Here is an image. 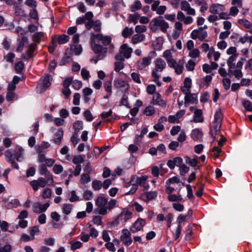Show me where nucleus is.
Segmentation results:
<instances>
[{"label":"nucleus","mask_w":252,"mask_h":252,"mask_svg":"<svg viewBox=\"0 0 252 252\" xmlns=\"http://www.w3.org/2000/svg\"><path fill=\"white\" fill-rule=\"evenodd\" d=\"M77 26L69 27L66 31L67 35L63 34L57 35V42L59 44H63L67 43L71 36L72 43L70 45V54L72 55H79V33H77Z\"/></svg>","instance_id":"2"},{"label":"nucleus","mask_w":252,"mask_h":252,"mask_svg":"<svg viewBox=\"0 0 252 252\" xmlns=\"http://www.w3.org/2000/svg\"><path fill=\"white\" fill-rule=\"evenodd\" d=\"M93 195V192L91 190H86L83 194V197L86 200L91 199Z\"/></svg>","instance_id":"63"},{"label":"nucleus","mask_w":252,"mask_h":252,"mask_svg":"<svg viewBox=\"0 0 252 252\" xmlns=\"http://www.w3.org/2000/svg\"><path fill=\"white\" fill-rule=\"evenodd\" d=\"M4 155L6 160L11 163L12 166L15 169H18L19 166L14 160L15 158L14 157V154L12 153V151L11 150H8L5 152Z\"/></svg>","instance_id":"16"},{"label":"nucleus","mask_w":252,"mask_h":252,"mask_svg":"<svg viewBox=\"0 0 252 252\" xmlns=\"http://www.w3.org/2000/svg\"><path fill=\"white\" fill-rule=\"evenodd\" d=\"M204 118L202 116V111L201 109H196L194 112L193 121L195 123H201Z\"/></svg>","instance_id":"28"},{"label":"nucleus","mask_w":252,"mask_h":252,"mask_svg":"<svg viewBox=\"0 0 252 252\" xmlns=\"http://www.w3.org/2000/svg\"><path fill=\"white\" fill-rule=\"evenodd\" d=\"M93 17V13L88 12L84 17H80V24L85 23L86 27L88 29L93 28L94 31L98 32L101 30V23L98 20L94 22L92 19Z\"/></svg>","instance_id":"3"},{"label":"nucleus","mask_w":252,"mask_h":252,"mask_svg":"<svg viewBox=\"0 0 252 252\" xmlns=\"http://www.w3.org/2000/svg\"><path fill=\"white\" fill-rule=\"evenodd\" d=\"M132 52V48L129 47L126 44L122 45L120 49V53L123 54L126 59L130 57Z\"/></svg>","instance_id":"19"},{"label":"nucleus","mask_w":252,"mask_h":252,"mask_svg":"<svg viewBox=\"0 0 252 252\" xmlns=\"http://www.w3.org/2000/svg\"><path fill=\"white\" fill-rule=\"evenodd\" d=\"M136 184L137 185V186L139 185L145 187V184L147 179V176H144L141 177H136Z\"/></svg>","instance_id":"41"},{"label":"nucleus","mask_w":252,"mask_h":252,"mask_svg":"<svg viewBox=\"0 0 252 252\" xmlns=\"http://www.w3.org/2000/svg\"><path fill=\"white\" fill-rule=\"evenodd\" d=\"M131 213L128 211L122 212L118 217L122 222H126L131 218Z\"/></svg>","instance_id":"30"},{"label":"nucleus","mask_w":252,"mask_h":252,"mask_svg":"<svg viewBox=\"0 0 252 252\" xmlns=\"http://www.w3.org/2000/svg\"><path fill=\"white\" fill-rule=\"evenodd\" d=\"M181 8L182 10L187 11L188 15H195V10L190 7V4L187 1L184 0L181 3Z\"/></svg>","instance_id":"17"},{"label":"nucleus","mask_w":252,"mask_h":252,"mask_svg":"<svg viewBox=\"0 0 252 252\" xmlns=\"http://www.w3.org/2000/svg\"><path fill=\"white\" fill-rule=\"evenodd\" d=\"M236 66H233L229 68L228 75L230 76L234 75L235 78L240 79L243 76V73L240 69L235 68Z\"/></svg>","instance_id":"20"},{"label":"nucleus","mask_w":252,"mask_h":252,"mask_svg":"<svg viewBox=\"0 0 252 252\" xmlns=\"http://www.w3.org/2000/svg\"><path fill=\"white\" fill-rule=\"evenodd\" d=\"M145 39V36L143 34H135L133 35L131 38V43L135 44L138 43L142 42Z\"/></svg>","instance_id":"29"},{"label":"nucleus","mask_w":252,"mask_h":252,"mask_svg":"<svg viewBox=\"0 0 252 252\" xmlns=\"http://www.w3.org/2000/svg\"><path fill=\"white\" fill-rule=\"evenodd\" d=\"M15 149L14 152H12V153L14 154V157L17 161H21L23 158L24 150L20 146H17Z\"/></svg>","instance_id":"24"},{"label":"nucleus","mask_w":252,"mask_h":252,"mask_svg":"<svg viewBox=\"0 0 252 252\" xmlns=\"http://www.w3.org/2000/svg\"><path fill=\"white\" fill-rule=\"evenodd\" d=\"M113 9L115 11H118L122 6H125L123 0H115L113 2Z\"/></svg>","instance_id":"32"},{"label":"nucleus","mask_w":252,"mask_h":252,"mask_svg":"<svg viewBox=\"0 0 252 252\" xmlns=\"http://www.w3.org/2000/svg\"><path fill=\"white\" fill-rule=\"evenodd\" d=\"M24 68V63L22 62H19L15 64V69L17 73L21 72Z\"/></svg>","instance_id":"52"},{"label":"nucleus","mask_w":252,"mask_h":252,"mask_svg":"<svg viewBox=\"0 0 252 252\" xmlns=\"http://www.w3.org/2000/svg\"><path fill=\"white\" fill-rule=\"evenodd\" d=\"M214 117H215V121L214 122V123L220 124H221L222 114V113H221V110L220 108H218L217 110V111L215 114Z\"/></svg>","instance_id":"31"},{"label":"nucleus","mask_w":252,"mask_h":252,"mask_svg":"<svg viewBox=\"0 0 252 252\" xmlns=\"http://www.w3.org/2000/svg\"><path fill=\"white\" fill-rule=\"evenodd\" d=\"M104 87L105 90L109 94V95H111L112 93V81H109L106 82L104 84Z\"/></svg>","instance_id":"47"},{"label":"nucleus","mask_w":252,"mask_h":252,"mask_svg":"<svg viewBox=\"0 0 252 252\" xmlns=\"http://www.w3.org/2000/svg\"><path fill=\"white\" fill-rule=\"evenodd\" d=\"M107 203L108 201L107 199L100 196L97 197L95 202V204L98 207H100L106 206Z\"/></svg>","instance_id":"33"},{"label":"nucleus","mask_w":252,"mask_h":252,"mask_svg":"<svg viewBox=\"0 0 252 252\" xmlns=\"http://www.w3.org/2000/svg\"><path fill=\"white\" fill-rule=\"evenodd\" d=\"M163 57L166 59L167 63L173 59L171 56V51L169 50H167L164 52Z\"/></svg>","instance_id":"50"},{"label":"nucleus","mask_w":252,"mask_h":252,"mask_svg":"<svg viewBox=\"0 0 252 252\" xmlns=\"http://www.w3.org/2000/svg\"><path fill=\"white\" fill-rule=\"evenodd\" d=\"M166 63L160 58H158L155 61V67L152 72V76L155 78H159L160 75L158 72H161L165 68Z\"/></svg>","instance_id":"5"},{"label":"nucleus","mask_w":252,"mask_h":252,"mask_svg":"<svg viewBox=\"0 0 252 252\" xmlns=\"http://www.w3.org/2000/svg\"><path fill=\"white\" fill-rule=\"evenodd\" d=\"M73 127L75 130L74 133L71 138V140L73 143L74 146H76L78 142L79 139L78 136V132L79 131V123L78 122H75L73 125Z\"/></svg>","instance_id":"21"},{"label":"nucleus","mask_w":252,"mask_h":252,"mask_svg":"<svg viewBox=\"0 0 252 252\" xmlns=\"http://www.w3.org/2000/svg\"><path fill=\"white\" fill-rule=\"evenodd\" d=\"M114 65V70L116 72H119L124 67V64L122 62H116Z\"/></svg>","instance_id":"53"},{"label":"nucleus","mask_w":252,"mask_h":252,"mask_svg":"<svg viewBox=\"0 0 252 252\" xmlns=\"http://www.w3.org/2000/svg\"><path fill=\"white\" fill-rule=\"evenodd\" d=\"M52 80V76L50 75L45 76L42 79V83L36 88V91L38 93H41L44 92L51 84V81Z\"/></svg>","instance_id":"6"},{"label":"nucleus","mask_w":252,"mask_h":252,"mask_svg":"<svg viewBox=\"0 0 252 252\" xmlns=\"http://www.w3.org/2000/svg\"><path fill=\"white\" fill-rule=\"evenodd\" d=\"M142 7L141 3L139 0H135L131 5L130 10L131 12H135L140 9Z\"/></svg>","instance_id":"37"},{"label":"nucleus","mask_w":252,"mask_h":252,"mask_svg":"<svg viewBox=\"0 0 252 252\" xmlns=\"http://www.w3.org/2000/svg\"><path fill=\"white\" fill-rule=\"evenodd\" d=\"M43 35L42 32H37L34 34L32 36V40L36 43H39L40 41V38Z\"/></svg>","instance_id":"44"},{"label":"nucleus","mask_w":252,"mask_h":252,"mask_svg":"<svg viewBox=\"0 0 252 252\" xmlns=\"http://www.w3.org/2000/svg\"><path fill=\"white\" fill-rule=\"evenodd\" d=\"M114 87L117 90L126 91L128 90L129 84L124 80L117 78L114 81Z\"/></svg>","instance_id":"8"},{"label":"nucleus","mask_w":252,"mask_h":252,"mask_svg":"<svg viewBox=\"0 0 252 252\" xmlns=\"http://www.w3.org/2000/svg\"><path fill=\"white\" fill-rule=\"evenodd\" d=\"M186 162L192 167H195L198 163L196 158H190L189 157L186 158Z\"/></svg>","instance_id":"45"},{"label":"nucleus","mask_w":252,"mask_h":252,"mask_svg":"<svg viewBox=\"0 0 252 252\" xmlns=\"http://www.w3.org/2000/svg\"><path fill=\"white\" fill-rule=\"evenodd\" d=\"M92 188L94 190H98L102 187V183L97 180H93L92 183Z\"/></svg>","instance_id":"35"},{"label":"nucleus","mask_w":252,"mask_h":252,"mask_svg":"<svg viewBox=\"0 0 252 252\" xmlns=\"http://www.w3.org/2000/svg\"><path fill=\"white\" fill-rule=\"evenodd\" d=\"M149 27L153 32L160 29L162 32L165 33L169 28V24L164 20L163 17L158 16L151 20Z\"/></svg>","instance_id":"4"},{"label":"nucleus","mask_w":252,"mask_h":252,"mask_svg":"<svg viewBox=\"0 0 252 252\" xmlns=\"http://www.w3.org/2000/svg\"><path fill=\"white\" fill-rule=\"evenodd\" d=\"M36 48V45L34 43H32L29 46L27 54L30 58L32 57V54L35 50Z\"/></svg>","instance_id":"46"},{"label":"nucleus","mask_w":252,"mask_h":252,"mask_svg":"<svg viewBox=\"0 0 252 252\" xmlns=\"http://www.w3.org/2000/svg\"><path fill=\"white\" fill-rule=\"evenodd\" d=\"M50 204L48 203L44 204L39 202H36L33 204V212L36 213H41L45 212L49 207Z\"/></svg>","instance_id":"13"},{"label":"nucleus","mask_w":252,"mask_h":252,"mask_svg":"<svg viewBox=\"0 0 252 252\" xmlns=\"http://www.w3.org/2000/svg\"><path fill=\"white\" fill-rule=\"evenodd\" d=\"M133 33V30L132 28H128L126 27L122 32V36L125 38H127L130 36Z\"/></svg>","instance_id":"40"},{"label":"nucleus","mask_w":252,"mask_h":252,"mask_svg":"<svg viewBox=\"0 0 252 252\" xmlns=\"http://www.w3.org/2000/svg\"><path fill=\"white\" fill-rule=\"evenodd\" d=\"M90 173H86L83 174L81 177V183L85 184L90 182L91 180V177L90 176Z\"/></svg>","instance_id":"39"},{"label":"nucleus","mask_w":252,"mask_h":252,"mask_svg":"<svg viewBox=\"0 0 252 252\" xmlns=\"http://www.w3.org/2000/svg\"><path fill=\"white\" fill-rule=\"evenodd\" d=\"M237 57H238V54H234L233 55H232L228 58V59L227 61V63L228 66H229V68L230 67V66L233 67V66H235V64L234 63H233L234 61H235V60L237 58Z\"/></svg>","instance_id":"42"},{"label":"nucleus","mask_w":252,"mask_h":252,"mask_svg":"<svg viewBox=\"0 0 252 252\" xmlns=\"http://www.w3.org/2000/svg\"><path fill=\"white\" fill-rule=\"evenodd\" d=\"M28 42V38L27 37H23L18 39V45L16 49L17 52H21L23 51L25 44Z\"/></svg>","instance_id":"25"},{"label":"nucleus","mask_w":252,"mask_h":252,"mask_svg":"<svg viewBox=\"0 0 252 252\" xmlns=\"http://www.w3.org/2000/svg\"><path fill=\"white\" fill-rule=\"evenodd\" d=\"M84 167L83 168V170L84 172H86L88 173H91L92 171V168L91 165V163L89 161H86L84 163Z\"/></svg>","instance_id":"56"},{"label":"nucleus","mask_w":252,"mask_h":252,"mask_svg":"<svg viewBox=\"0 0 252 252\" xmlns=\"http://www.w3.org/2000/svg\"><path fill=\"white\" fill-rule=\"evenodd\" d=\"M53 171L56 174H59L63 171V167L60 164H55L53 166Z\"/></svg>","instance_id":"54"},{"label":"nucleus","mask_w":252,"mask_h":252,"mask_svg":"<svg viewBox=\"0 0 252 252\" xmlns=\"http://www.w3.org/2000/svg\"><path fill=\"white\" fill-rule=\"evenodd\" d=\"M48 183L50 184V182L47 179L40 177L37 180L31 181L30 185L34 191H37L39 188H44Z\"/></svg>","instance_id":"7"},{"label":"nucleus","mask_w":252,"mask_h":252,"mask_svg":"<svg viewBox=\"0 0 252 252\" xmlns=\"http://www.w3.org/2000/svg\"><path fill=\"white\" fill-rule=\"evenodd\" d=\"M184 68V63L182 61H179V64L176 66L175 72L177 74H180L182 73Z\"/></svg>","instance_id":"43"},{"label":"nucleus","mask_w":252,"mask_h":252,"mask_svg":"<svg viewBox=\"0 0 252 252\" xmlns=\"http://www.w3.org/2000/svg\"><path fill=\"white\" fill-rule=\"evenodd\" d=\"M92 47L94 52L97 55L91 59L96 63L98 61L103 59L106 56L107 48L98 44L101 42L104 46L110 45L111 37L109 35H103L100 33L91 34Z\"/></svg>","instance_id":"1"},{"label":"nucleus","mask_w":252,"mask_h":252,"mask_svg":"<svg viewBox=\"0 0 252 252\" xmlns=\"http://www.w3.org/2000/svg\"><path fill=\"white\" fill-rule=\"evenodd\" d=\"M11 251L12 247L10 245H6L0 247V252H11Z\"/></svg>","instance_id":"64"},{"label":"nucleus","mask_w":252,"mask_h":252,"mask_svg":"<svg viewBox=\"0 0 252 252\" xmlns=\"http://www.w3.org/2000/svg\"><path fill=\"white\" fill-rule=\"evenodd\" d=\"M39 174L41 175H45V179L50 182V184H52L54 183L53 176L50 174L45 165H41L39 169Z\"/></svg>","instance_id":"15"},{"label":"nucleus","mask_w":252,"mask_h":252,"mask_svg":"<svg viewBox=\"0 0 252 252\" xmlns=\"http://www.w3.org/2000/svg\"><path fill=\"white\" fill-rule=\"evenodd\" d=\"M224 7L223 5L215 4L210 6L209 11L213 14H219L224 10Z\"/></svg>","instance_id":"23"},{"label":"nucleus","mask_w":252,"mask_h":252,"mask_svg":"<svg viewBox=\"0 0 252 252\" xmlns=\"http://www.w3.org/2000/svg\"><path fill=\"white\" fill-rule=\"evenodd\" d=\"M195 64L196 63L193 61L189 60L186 64V67L189 71H192L194 70Z\"/></svg>","instance_id":"48"},{"label":"nucleus","mask_w":252,"mask_h":252,"mask_svg":"<svg viewBox=\"0 0 252 252\" xmlns=\"http://www.w3.org/2000/svg\"><path fill=\"white\" fill-rule=\"evenodd\" d=\"M180 174L181 175L183 176L186 173L188 172L189 171V167L187 166L185 164H182L180 167Z\"/></svg>","instance_id":"58"},{"label":"nucleus","mask_w":252,"mask_h":252,"mask_svg":"<svg viewBox=\"0 0 252 252\" xmlns=\"http://www.w3.org/2000/svg\"><path fill=\"white\" fill-rule=\"evenodd\" d=\"M153 103L155 105H158L163 108L166 107L165 101L161 98V95L158 93H156L153 95Z\"/></svg>","instance_id":"18"},{"label":"nucleus","mask_w":252,"mask_h":252,"mask_svg":"<svg viewBox=\"0 0 252 252\" xmlns=\"http://www.w3.org/2000/svg\"><path fill=\"white\" fill-rule=\"evenodd\" d=\"M52 191L50 189H46L44 190L42 194V197L44 199H48L51 197Z\"/></svg>","instance_id":"59"},{"label":"nucleus","mask_w":252,"mask_h":252,"mask_svg":"<svg viewBox=\"0 0 252 252\" xmlns=\"http://www.w3.org/2000/svg\"><path fill=\"white\" fill-rule=\"evenodd\" d=\"M83 116L87 121L90 122L93 119V117L91 112L88 110H86L83 113Z\"/></svg>","instance_id":"60"},{"label":"nucleus","mask_w":252,"mask_h":252,"mask_svg":"<svg viewBox=\"0 0 252 252\" xmlns=\"http://www.w3.org/2000/svg\"><path fill=\"white\" fill-rule=\"evenodd\" d=\"M155 110L154 107L151 106H149L146 108L144 111V114L146 116H151L155 113Z\"/></svg>","instance_id":"57"},{"label":"nucleus","mask_w":252,"mask_h":252,"mask_svg":"<svg viewBox=\"0 0 252 252\" xmlns=\"http://www.w3.org/2000/svg\"><path fill=\"white\" fill-rule=\"evenodd\" d=\"M159 0H155L151 5V9L155 11L158 15H162L166 10V6L165 5H159Z\"/></svg>","instance_id":"10"},{"label":"nucleus","mask_w":252,"mask_h":252,"mask_svg":"<svg viewBox=\"0 0 252 252\" xmlns=\"http://www.w3.org/2000/svg\"><path fill=\"white\" fill-rule=\"evenodd\" d=\"M152 58L148 56L144 57L141 60L137 61V67L139 70H142L149 65L151 63Z\"/></svg>","instance_id":"12"},{"label":"nucleus","mask_w":252,"mask_h":252,"mask_svg":"<svg viewBox=\"0 0 252 252\" xmlns=\"http://www.w3.org/2000/svg\"><path fill=\"white\" fill-rule=\"evenodd\" d=\"M62 210L64 214L69 215L72 210V206L69 204H63L62 205Z\"/></svg>","instance_id":"36"},{"label":"nucleus","mask_w":252,"mask_h":252,"mask_svg":"<svg viewBox=\"0 0 252 252\" xmlns=\"http://www.w3.org/2000/svg\"><path fill=\"white\" fill-rule=\"evenodd\" d=\"M135 31L136 32L140 33L144 32L147 31V27L143 25H137L135 28Z\"/></svg>","instance_id":"55"},{"label":"nucleus","mask_w":252,"mask_h":252,"mask_svg":"<svg viewBox=\"0 0 252 252\" xmlns=\"http://www.w3.org/2000/svg\"><path fill=\"white\" fill-rule=\"evenodd\" d=\"M244 108L248 111H252V104L251 102L249 100H245L242 103Z\"/></svg>","instance_id":"61"},{"label":"nucleus","mask_w":252,"mask_h":252,"mask_svg":"<svg viewBox=\"0 0 252 252\" xmlns=\"http://www.w3.org/2000/svg\"><path fill=\"white\" fill-rule=\"evenodd\" d=\"M220 126L221 124L214 123L212 127L211 128L210 133L213 137V141L215 140L216 136L220 133Z\"/></svg>","instance_id":"22"},{"label":"nucleus","mask_w":252,"mask_h":252,"mask_svg":"<svg viewBox=\"0 0 252 252\" xmlns=\"http://www.w3.org/2000/svg\"><path fill=\"white\" fill-rule=\"evenodd\" d=\"M20 205V201L17 199H14L11 200L9 203H8L7 207L8 209H10L12 208H16Z\"/></svg>","instance_id":"38"},{"label":"nucleus","mask_w":252,"mask_h":252,"mask_svg":"<svg viewBox=\"0 0 252 252\" xmlns=\"http://www.w3.org/2000/svg\"><path fill=\"white\" fill-rule=\"evenodd\" d=\"M202 132L199 129H193L191 133V138L195 141H200L202 138Z\"/></svg>","instance_id":"27"},{"label":"nucleus","mask_w":252,"mask_h":252,"mask_svg":"<svg viewBox=\"0 0 252 252\" xmlns=\"http://www.w3.org/2000/svg\"><path fill=\"white\" fill-rule=\"evenodd\" d=\"M197 102V96L196 94L190 93L188 95L185 96V103H196Z\"/></svg>","instance_id":"26"},{"label":"nucleus","mask_w":252,"mask_h":252,"mask_svg":"<svg viewBox=\"0 0 252 252\" xmlns=\"http://www.w3.org/2000/svg\"><path fill=\"white\" fill-rule=\"evenodd\" d=\"M131 77L132 79V80L136 83L140 84L141 83V80L140 78V75L136 73V72H132L131 74Z\"/></svg>","instance_id":"62"},{"label":"nucleus","mask_w":252,"mask_h":252,"mask_svg":"<svg viewBox=\"0 0 252 252\" xmlns=\"http://www.w3.org/2000/svg\"><path fill=\"white\" fill-rule=\"evenodd\" d=\"M93 93V91L89 88H86L83 90V94L84 95V100L86 102H87L90 100L88 96L91 95Z\"/></svg>","instance_id":"34"},{"label":"nucleus","mask_w":252,"mask_h":252,"mask_svg":"<svg viewBox=\"0 0 252 252\" xmlns=\"http://www.w3.org/2000/svg\"><path fill=\"white\" fill-rule=\"evenodd\" d=\"M200 55V52L198 49L191 50L189 52V56L192 58L198 57Z\"/></svg>","instance_id":"49"},{"label":"nucleus","mask_w":252,"mask_h":252,"mask_svg":"<svg viewBox=\"0 0 252 252\" xmlns=\"http://www.w3.org/2000/svg\"><path fill=\"white\" fill-rule=\"evenodd\" d=\"M238 23L244 26L247 29H250L251 27V23L246 19H240L238 20Z\"/></svg>","instance_id":"51"},{"label":"nucleus","mask_w":252,"mask_h":252,"mask_svg":"<svg viewBox=\"0 0 252 252\" xmlns=\"http://www.w3.org/2000/svg\"><path fill=\"white\" fill-rule=\"evenodd\" d=\"M63 136V130L62 128L58 129L54 133L52 141L56 145H60Z\"/></svg>","instance_id":"14"},{"label":"nucleus","mask_w":252,"mask_h":252,"mask_svg":"<svg viewBox=\"0 0 252 252\" xmlns=\"http://www.w3.org/2000/svg\"><path fill=\"white\" fill-rule=\"evenodd\" d=\"M145 224L146 222L144 219L138 218L130 227V231L132 233H135L140 231L142 229Z\"/></svg>","instance_id":"9"},{"label":"nucleus","mask_w":252,"mask_h":252,"mask_svg":"<svg viewBox=\"0 0 252 252\" xmlns=\"http://www.w3.org/2000/svg\"><path fill=\"white\" fill-rule=\"evenodd\" d=\"M130 232L131 231L127 229H124L122 230V235L121 236V240L126 246L130 245L132 242L130 237Z\"/></svg>","instance_id":"11"}]
</instances>
